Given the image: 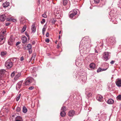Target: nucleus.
<instances>
[{"label": "nucleus", "mask_w": 121, "mask_h": 121, "mask_svg": "<svg viewBox=\"0 0 121 121\" xmlns=\"http://www.w3.org/2000/svg\"><path fill=\"white\" fill-rule=\"evenodd\" d=\"M86 94L88 97H90L92 95V94L91 93L87 92H86Z\"/></svg>", "instance_id": "obj_25"}, {"label": "nucleus", "mask_w": 121, "mask_h": 121, "mask_svg": "<svg viewBox=\"0 0 121 121\" xmlns=\"http://www.w3.org/2000/svg\"><path fill=\"white\" fill-rule=\"evenodd\" d=\"M3 93H5V91H3Z\"/></svg>", "instance_id": "obj_58"}, {"label": "nucleus", "mask_w": 121, "mask_h": 121, "mask_svg": "<svg viewBox=\"0 0 121 121\" xmlns=\"http://www.w3.org/2000/svg\"><path fill=\"white\" fill-rule=\"evenodd\" d=\"M60 33H61V31H59V34H60Z\"/></svg>", "instance_id": "obj_62"}, {"label": "nucleus", "mask_w": 121, "mask_h": 121, "mask_svg": "<svg viewBox=\"0 0 121 121\" xmlns=\"http://www.w3.org/2000/svg\"><path fill=\"white\" fill-rule=\"evenodd\" d=\"M77 12L76 9H74L72 13H71L69 16L70 17H73L75 15L77 14Z\"/></svg>", "instance_id": "obj_10"}, {"label": "nucleus", "mask_w": 121, "mask_h": 121, "mask_svg": "<svg viewBox=\"0 0 121 121\" xmlns=\"http://www.w3.org/2000/svg\"><path fill=\"white\" fill-rule=\"evenodd\" d=\"M15 40L14 38L12 36H11L8 41V44L11 45H13L14 43Z\"/></svg>", "instance_id": "obj_5"}, {"label": "nucleus", "mask_w": 121, "mask_h": 121, "mask_svg": "<svg viewBox=\"0 0 121 121\" xmlns=\"http://www.w3.org/2000/svg\"><path fill=\"white\" fill-rule=\"evenodd\" d=\"M2 0H0V2H1L2 1Z\"/></svg>", "instance_id": "obj_64"}, {"label": "nucleus", "mask_w": 121, "mask_h": 121, "mask_svg": "<svg viewBox=\"0 0 121 121\" xmlns=\"http://www.w3.org/2000/svg\"><path fill=\"white\" fill-rule=\"evenodd\" d=\"M6 31H2L0 34V45L3 44L5 42V37L6 35Z\"/></svg>", "instance_id": "obj_1"}, {"label": "nucleus", "mask_w": 121, "mask_h": 121, "mask_svg": "<svg viewBox=\"0 0 121 121\" xmlns=\"http://www.w3.org/2000/svg\"><path fill=\"white\" fill-rule=\"evenodd\" d=\"M26 47L27 48L28 50L30 49H32V46L31 44H28L26 46Z\"/></svg>", "instance_id": "obj_27"}, {"label": "nucleus", "mask_w": 121, "mask_h": 121, "mask_svg": "<svg viewBox=\"0 0 121 121\" xmlns=\"http://www.w3.org/2000/svg\"><path fill=\"white\" fill-rule=\"evenodd\" d=\"M13 21L14 22H16V20L15 19H13V21Z\"/></svg>", "instance_id": "obj_53"}, {"label": "nucleus", "mask_w": 121, "mask_h": 121, "mask_svg": "<svg viewBox=\"0 0 121 121\" xmlns=\"http://www.w3.org/2000/svg\"><path fill=\"white\" fill-rule=\"evenodd\" d=\"M90 67L91 69H94L95 67V65L93 63H91L90 65Z\"/></svg>", "instance_id": "obj_15"}, {"label": "nucleus", "mask_w": 121, "mask_h": 121, "mask_svg": "<svg viewBox=\"0 0 121 121\" xmlns=\"http://www.w3.org/2000/svg\"><path fill=\"white\" fill-rule=\"evenodd\" d=\"M10 24V23L9 22L6 23H5V26H8Z\"/></svg>", "instance_id": "obj_45"}, {"label": "nucleus", "mask_w": 121, "mask_h": 121, "mask_svg": "<svg viewBox=\"0 0 121 121\" xmlns=\"http://www.w3.org/2000/svg\"><path fill=\"white\" fill-rule=\"evenodd\" d=\"M26 26H24L23 28H22L21 30V32L22 33L24 32L26 30Z\"/></svg>", "instance_id": "obj_26"}, {"label": "nucleus", "mask_w": 121, "mask_h": 121, "mask_svg": "<svg viewBox=\"0 0 121 121\" xmlns=\"http://www.w3.org/2000/svg\"><path fill=\"white\" fill-rule=\"evenodd\" d=\"M22 117L20 116H17L16 118L15 121H22L21 120Z\"/></svg>", "instance_id": "obj_23"}, {"label": "nucleus", "mask_w": 121, "mask_h": 121, "mask_svg": "<svg viewBox=\"0 0 121 121\" xmlns=\"http://www.w3.org/2000/svg\"><path fill=\"white\" fill-rule=\"evenodd\" d=\"M46 36L47 37H49V33L48 32H47L46 34Z\"/></svg>", "instance_id": "obj_47"}, {"label": "nucleus", "mask_w": 121, "mask_h": 121, "mask_svg": "<svg viewBox=\"0 0 121 121\" xmlns=\"http://www.w3.org/2000/svg\"><path fill=\"white\" fill-rule=\"evenodd\" d=\"M34 87L33 86H31L29 87L28 88V89L30 90H31L34 89Z\"/></svg>", "instance_id": "obj_40"}, {"label": "nucleus", "mask_w": 121, "mask_h": 121, "mask_svg": "<svg viewBox=\"0 0 121 121\" xmlns=\"http://www.w3.org/2000/svg\"><path fill=\"white\" fill-rule=\"evenodd\" d=\"M117 100L121 99V95H119L117 97Z\"/></svg>", "instance_id": "obj_34"}, {"label": "nucleus", "mask_w": 121, "mask_h": 121, "mask_svg": "<svg viewBox=\"0 0 121 121\" xmlns=\"http://www.w3.org/2000/svg\"><path fill=\"white\" fill-rule=\"evenodd\" d=\"M21 75V74L20 73H18L16 75L15 77H14V79L16 81L18 79H19V78Z\"/></svg>", "instance_id": "obj_16"}, {"label": "nucleus", "mask_w": 121, "mask_h": 121, "mask_svg": "<svg viewBox=\"0 0 121 121\" xmlns=\"http://www.w3.org/2000/svg\"><path fill=\"white\" fill-rule=\"evenodd\" d=\"M29 50V54H31L32 52V49H28Z\"/></svg>", "instance_id": "obj_42"}, {"label": "nucleus", "mask_w": 121, "mask_h": 121, "mask_svg": "<svg viewBox=\"0 0 121 121\" xmlns=\"http://www.w3.org/2000/svg\"><path fill=\"white\" fill-rule=\"evenodd\" d=\"M21 110L20 108L19 107H17L16 109V111L17 112H19Z\"/></svg>", "instance_id": "obj_35"}, {"label": "nucleus", "mask_w": 121, "mask_h": 121, "mask_svg": "<svg viewBox=\"0 0 121 121\" xmlns=\"http://www.w3.org/2000/svg\"><path fill=\"white\" fill-rule=\"evenodd\" d=\"M62 111H65L66 110V108L65 106H62L61 109Z\"/></svg>", "instance_id": "obj_29"}, {"label": "nucleus", "mask_w": 121, "mask_h": 121, "mask_svg": "<svg viewBox=\"0 0 121 121\" xmlns=\"http://www.w3.org/2000/svg\"><path fill=\"white\" fill-rule=\"evenodd\" d=\"M31 29L33 33H35V32L36 28L34 24H33L32 26Z\"/></svg>", "instance_id": "obj_20"}, {"label": "nucleus", "mask_w": 121, "mask_h": 121, "mask_svg": "<svg viewBox=\"0 0 121 121\" xmlns=\"http://www.w3.org/2000/svg\"><path fill=\"white\" fill-rule=\"evenodd\" d=\"M13 65V64L10 60H8L5 63V65L7 69H9L11 68Z\"/></svg>", "instance_id": "obj_4"}, {"label": "nucleus", "mask_w": 121, "mask_h": 121, "mask_svg": "<svg viewBox=\"0 0 121 121\" xmlns=\"http://www.w3.org/2000/svg\"><path fill=\"white\" fill-rule=\"evenodd\" d=\"M13 19L12 17H9L6 18V20L8 21H13Z\"/></svg>", "instance_id": "obj_31"}, {"label": "nucleus", "mask_w": 121, "mask_h": 121, "mask_svg": "<svg viewBox=\"0 0 121 121\" xmlns=\"http://www.w3.org/2000/svg\"><path fill=\"white\" fill-rule=\"evenodd\" d=\"M116 85L118 87H121V78H117L115 81Z\"/></svg>", "instance_id": "obj_8"}, {"label": "nucleus", "mask_w": 121, "mask_h": 121, "mask_svg": "<svg viewBox=\"0 0 121 121\" xmlns=\"http://www.w3.org/2000/svg\"><path fill=\"white\" fill-rule=\"evenodd\" d=\"M45 41L46 42L48 43L49 41V39L48 38H47L45 39Z\"/></svg>", "instance_id": "obj_41"}, {"label": "nucleus", "mask_w": 121, "mask_h": 121, "mask_svg": "<svg viewBox=\"0 0 121 121\" xmlns=\"http://www.w3.org/2000/svg\"><path fill=\"white\" fill-rule=\"evenodd\" d=\"M34 79L32 78H27L23 83L22 86H26L29 85L33 82Z\"/></svg>", "instance_id": "obj_2"}, {"label": "nucleus", "mask_w": 121, "mask_h": 121, "mask_svg": "<svg viewBox=\"0 0 121 121\" xmlns=\"http://www.w3.org/2000/svg\"><path fill=\"white\" fill-rule=\"evenodd\" d=\"M100 102H102L103 101V98L102 96L100 95H98L96 98Z\"/></svg>", "instance_id": "obj_13"}, {"label": "nucleus", "mask_w": 121, "mask_h": 121, "mask_svg": "<svg viewBox=\"0 0 121 121\" xmlns=\"http://www.w3.org/2000/svg\"><path fill=\"white\" fill-rule=\"evenodd\" d=\"M24 60V58L23 56L21 57L20 59V60L21 61H23Z\"/></svg>", "instance_id": "obj_44"}, {"label": "nucleus", "mask_w": 121, "mask_h": 121, "mask_svg": "<svg viewBox=\"0 0 121 121\" xmlns=\"http://www.w3.org/2000/svg\"><path fill=\"white\" fill-rule=\"evenodd\" d=\"M3 76L2 75H1L0 74V80L2 78Z\"/></svg>", "instance_id": "obj_50"}, {"label": "nucleus", "mask_w": 121, "mask_h": 121, "mask_svg": "<svg viewBox=\"0 0 121 121\" xmlns=\"http://www.w3.org/2000/svg\"><path fill=\"white\" fill-rule=\"evenodd\" d=\"M42 16L44 18H46L47 17V16L45 13H44L42 15Z\"/></svg>", "instance_id": "obj_38"}, {"label": "nucleus", "mask_w": 121, "mask_h": 121, "mask_svg": "<svg viewBox=\"0 0 121 121\" xmlns=\"http://www.w3.org/2000/svg\"><path fill=\"white\" fill-rule=\"evenodd\" d=\"M114 62L115 61H114L112 60L110 62V63L112 65L114 64Z\"/></svg>", "instance_id": "obj_48"}, {"label": "nucleus", "mask_w": 121, "mask_h": 121, "mask_svg": "<svg viewBox=\"0 0 121 121\" xmlns=\"http://www.w3.org/2000/svg\"><path fill=\"white\" fill-rule=\"evenodd\" d=\"M21 96V94H19L18 96L16 98V100L17 101H18L19 100L20 98V97Z\"/></svg>", "instance_id": "obj_33"}, {"label": "nucleus", "mask_w": 121, "mask_h": 121, "mask_svg": "<svg viewBox=\"0 0 121 121\" xmlns=\"http://www.w3.org/2000/svg\"><path fill=\"white\" fill-rule=\"evenodd\" d=\"M7 15V14L1 15L0 16V20L2 22L4 21L6 18Z\"/></svg>", "instance_id": "obj_7"}, {"label": "nucleus", "mask_w": 121, "mask_h": 121, "mask_svg": "<svg viewBox=\"0 0 121 121\" xmlns=\"http://www.w3.org/2000/svg\"><path fill=\"white\" fill-rule=\"evenodd\" d=\"M15 74V72H13L11 74V76L12 77H13L14 76Z\"/></svg>", "instance_id": "obj_36"}, {"label": "nucleus", "mask_w": 121, "mask_h": 121, "mask_svg": "<svg viewBox=\"0 0 121 121\" xmlns=\"http://www.w3.org/2000/svg\"><path fill=\"white\" fill-rule=\"evenodd\" d=\"M23 82V81H21L17 83L16 86V88L17 89V88H18V89H19L21 87Z\"/></svg>", "instance_id": "obj_11"}, {"label": "nucleus", "mask_w": 121, "mask_h": 121, "mask_svg": "<svg viewBox=\"0 0 121 121\" xmlns=\"http://www.w3.org/2000/svg\"><path fill=\"white\" fill-rule=\"evenodd\" d=\"M90 50V47H88L86 48V49L85 50L87 53H88L89 52Z\"/></svg>", "instance_id": "obj_32"}, {"label": "nucleus", "mask_w": 121, "mask_h": 121, "mask_svg": "<svg viewBox=\"0 0 121 121\" xmlns=\"http://www.w3.org/2000/svg\"><path fill=\"white\" fill-rule=\"evenodd\" d=\"M94 2L96 4H98L99 3V0H94Z\"/></svg>", "instance_id": "obj_39"}, {"label": "nucleus", "mask_w": 121, "mask_h": 121, "mask_svg": "<svg viewBox=\"0 0 121 121\" xmlns=\"http://www.w3.org/2000/svg\"><path fill=\"white\" fill-rule=\"evenodd\" d=\"M75 112L73 110L70 111L68 113V115L70 117H73L75 115Z\"/></svg>", "instance_id": "obj_12"}, {"label": "nucleus", "mask_w": 121, "mask_h": 121, "mask_svg": "<svg viewBox=\"0 0 121 121\" xmlns=\"http://www.w3.org/2000/svg\"><path fill=\"white\" fill-rule=\"evenodd\" d=\"M21 40L22 42L25 43L27 41V39L24 36H23Z\"/></svg>", "instance_id": "obj_14"}, {"label": "nucleus", "mask_w": 121, "mask_h": 121, "mask_svg": "<svg viewBox=\"0 0 121 121\" xmlns=\"http://www.w3.org/2000/svg\"><path fill=\"white\" fill-rule=\"evenodd\" d=\"M20 23H21V24H23V23H22V21H20Z\"/></svg>", "instance_id": "obj_60"}, {"label": "nucleus", "mask_w": 121, "mask_h": 121, "mask_svg": "<svg viewBox=\"0 0 121 121\" xmlns=\"http://www.w3.org/2000/svg\"><path fill=\"white\" fill-rule=\"evenodd\" d=\"M114 102V100L111 99H108L107 101V103L109 104H113Z\"/></svg>", "instance_id": "obj_17"}, {"label": "nucleus", "mask_w": 121, "mask_h": 121, "mask_svg": "<svg viewBox=\"0 0 121 121\" xmlns=\"http://www.w3.org/2000/svg\"><path fill=\"white\" fill-rule=\"evenodd\" d=\"M31 60H32V59H31V58L29 60V61H28V62H30L31 61Z\"/></svg>", "instance_id": "obj_54"}, {"label": "nucleus", "mask_w": 121, "mask_h": 121, "mask_svg": "<svg viewBox=\"0 0 121 121\" xmlns=\"http://www.w3.org/2000/svg\"><path fill=\"white\" fill-rule=\"evenodd\" d=\"M108 87L109 88H110L111 87V84H108Z\"/></svg>", "instance_id": "obj_52"}, {"label": "nucleus", "mask_w": 121, "mask_h": 121, "mask_svg": "<svg viewBox=\"0 0 121 121\" xmlns=\"http://www.w3.org/2000/svg\"><path fill=\"white\" fill-rule=\"evenodd\" d=\"M106 65L107 67V68L106 69H101L100 67H99L97 69V72L98 73L102 71H105L107 70L109 67V65L108 63H106Z\"/></svg>", "instance_id": "obj_9"}, {"label": "nucleus", "mask_w": 121, "mask_h": 121, "mask_svg": "<svg viewBox=\"0 0 121 121\" xmlns=\"http://www.w3.org/2000/svg\"><path fill=\"white\" fill-rule=\"evenodd\" d=\"M20 43V42H17L16 43V46H17Z\"/></svg>", "instance_id": "obj_46"}, {"label": "nucleus", "mask_w": 121, "mask_h": 121, "mask_svg": "<svg viewBox=\"0 0 121 121\" xmlns=\"http://www.w3.org/2000/svg\"><path fill=\"white\" fill-rule=\"evenodd\" d=\"M27 110L25 106H24L23 108L22 111L23 112L26 113L27 112Z\"/></svg>", "instance_id": "obj_24"}, {"label": "nucleus", "mask_w": 121, "mask_h": 121, "mask_svg": "<svg viewBox=\"0 0 121 121\" xmlns=\"http://www.w3.org/2000/svg\"><path fill=\"white\" fill-rule=\"evenodd\" d=\"M35 42L34 41H33L32 42V44H35Z\"/></svg>", "instance_id": "obj_56"}, {"label": "nucleus", "mask_w": 121, "mask_h": 121, "mask_svg": "<svg viewBox=\"0 0 121 121\" xmlns=\"http://www.w3.org/2000/svg\"><path fill=\"white\" fill-rule=\"evenodd\" d=\"M45 30L46 28L44 27L42 29V32H45Z\"/></svg>", "instance_id": "obj_49"}, {"label": "nucleus", "mask_w": 121, "mask_h": 121, "mask_svg": "<svg viewBox=\"0 0 121 121\" xmlns=\"http://www.w3.org/2000/svg\"><path fill=\"white\" fill-rule=\"evenodd\" d=\"M60 35H59V39H60Z\"/></svg>", "instance_id": "obj_63"}, {"label": "nucleus", "mask_w": 121, "mask_h": 121, "mask_svg": "<svg viewBox=\"0 0 121 121\" xmlns=\"http://www.w3.org/2000/svg\"><path fill=\"white\" fill-rule=\"evenodd\" d=\"M60 47V46H59V45L58 44L57 45V48H58L59 47Z\"/></svg>", "instance_id": "obj_57"}, {"label": "nucleus", "mask_w": 121, "mask_h": 121, "mask_svg": "<svg viewBox=\"0 0 121 121\" xmlns=\"http://www.w3.org/2000/svg\"><path fill=\"white\" fill-rule=\"evenodd\" d=\"M9 2H6L3 4V5L4 7L6 8L9 6Z\"/></svg>", "instance_id": "obj_19"}, {"label": "nucleus", "mask_w": 121, "mask_h": 121, "mask_svg": "<svg viewBox=\"0 0 121 121\" xmlns=\"http://www.w3.org/2000/svg\"><path fill=\"white\" fill-rule=\"evenodd\" d=\"M42 33H43V35H44L45 34V32H42Z\"/></svg>", "instance_id": "obj_55"}, {"label": "nucleus", "mask_w": 121, "mask_h": 121, "mask_svg": "<svg viewBox=\"0 0 121 121\" xmlns=\"http://www.w3.org/2000/svg\"><path fill=\"white\" fill-rule=\"evenodd\" d=\"M63 4L64 5H66L68 3V1L67 0H63Z\"/></svg>", "instance_id": "obj_28"}, {"label": "nucleus", "mask_w": 121, "mask_h": 121, "mask_svg": "<svg viewBox=\"0 0 121 121\" xmlns=\"http://www.w3.org/2000/svg\"><path fill=\"white\" fill-rule=\"evenodd\" d=\"M0 74L2 75L3 76L4 75L6 71L4 69H2L0 70Z\"/></svg>", "instance_id": "obj_21"}, {"label": "nucleus", "mask_w": 121, "mask_h": 121, "mask_svg": "<svg viewBox=\"0 0 121 121\" xmlns=\"http://www.w3.org/2000/svg\"><path fill=\"white\" fill-rule=\"evenodd\" d=\"M60 114L62 117H64L66 113L65 111H62L60 112Z\"/></svg>", "instance_id": "obj_22"}, {"label": "nucleus", "mask_w": 121, "mask_h": 121, "mask_svg": "<svg viewBox=\"0 0 121 121\" xmlns=\"http://www.w3.org/2000/svg\"><path fill=\"white\" fill-rule=\"evenodd\" d=\"M27 33V32L26 31L25 32V35L26 36H27L28 37L29 36V35H28L27 34V35H26V33Z\"/></svg>", "instance_id": "obj_51"}, {"label": "nucleus", "mask_w": 121, "mask_h": 121, "mask_svg": "<svg viewBox=\"0 0 121 121\" xmlns=\"http://www.w3.org/2000/svg\"><path fill=\"white\" fill-rule=\"evenodd\" d=\"M101 46H103V44H102V45H101Z\"/></svg>", "instance_id": "obj_61"}, {"label": "nucleus", "mask_w": 121, "mask_h": 121, "mask_svg": "<svg viewBox=\"0 0 121 121\" xmlns=\"http://www.w3.org/2000/svg\"><path fill=\"white\" fill-rule=\"evenodd\" d=\"M35 56L36 54L33 53L32 54V56L31 58V59H32V60H34Z\"/></svg>", "instance_id": "obj_30"}, {"label": "nucleus", "mask_w": 121, "mask_h": 121, "mask_svg": "<svg viewBox=\"0 0 121 121\" xmlns=\"http://www.w3.org/2000/svg\"><path fill=\"white\" fill-rule=\"evenodd\" d=\"M7 53L6 51H2L0 53V55L2 57H4Z\"/></svg>", "instance_id": "obj_18"}, {"label": "nucleus", "mask_w": 121, "mask_h": 121, "mask_svg": "<svg viewBox=\"0 0 121 121\" xmlns=\"http://www.w3.org/2000/svg\"><path fill=\"white\" fill-rule=\"evenodd\" d=\"M118 7L121 9V3H119V4L118 5Z\"/></svg>", "instance_id": "obj_43"}, {"label": "nucleus", "mask_w": 121, "mask_h": 121, "mask_svg": "<svg viewBox=\"0 0 121 121\" xmlns=\"http://www.w3.org/2000/svg\"><path fill=\"white\" fill-rule=\"evenodd\" d=\"M45 22V19H42V21L41 22V24H43Z\"/></svg>", "instance_id": "obj_37"}, {"label": "nucleus", "mask_w": 121, "mask_h": 121, "mask_svg": "<svg viewBox=\"0 0 121 121\" xmlns=\"http://www.w3.org/2000/svg\"><path fill=\"white\" fill-rule=\"evenodd\" d=\"M110 53L108 52H104L103 54V56L102 58L105 61L108 60L110 58V56L109 55Z\"/></svg>", "instance_id": "obj_3"}, {"label": "nucleus", "mask_w": 121, "mask_h": 121, "mask_svg": "<svg viewBox=\"0 0 121 121\" xmlns=\"http://www.w3.org/2000/svg\"><path fill=\"white\" fill-rule=\"evenodd\" d=\"M57 42V41H56L55 42L56 43Z\"/></svg>", "instance_id": "obj_59"}, {"label": "nucleus", "mask_w": 121, "mask_h": 121, "mask_svg": "<svg viewBox=\"0 0 121 121\" xmlns=\"http://www.w3.org/2000/svg\"><path fill=\"white\" fill-rule=\"evenodd\" d=\"M109 44L111 45H113L116 43L115 38L113 37H110L109 40Z\"/></svg>", "instance_id": "obj_6"}]
</instances>
